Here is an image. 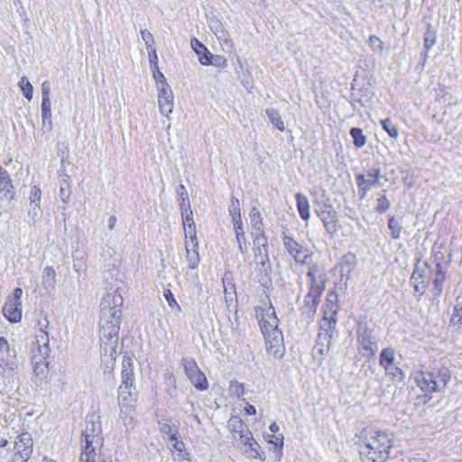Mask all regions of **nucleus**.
Instances as JSON below:
<instances>
[{
	"instance_id": "64",
	"label": "nucleus",
	"mask_w": 462,
	"mask_h": 462,
	"mask_svg": "<svg viewBox=\"0 0 462 462\" xmlns=\"http://www.w3.org/2000/svg\"><path fill=\"white\" fill-rule=\"evenodd\" d=\"M457 303H458V308H457V310H462V300H459Z\"/></svg>"
},
{
	"instance_id": "32",
	"label": "nucleus",
	"mask_w": 462,
	"mask_h": 462,
	"mask_svg": "<svg viewBox=\"0 0 462 462\" xmlns=\"http://www.w3.org/2000/svg\"><path fill=\"white\" fill-rule=\"evenodd\" d=\"M181 365H182L184 372H185L186 375L188 376V378L200 370L198 367L195 360L192 358H183L181 360Z\"/></svg>"
},
{
	"instance_id": "51",
	"label": "nucleus",
	"mask_w": 462,
	"mask_h": 462,
	"mask_svg": "<svg viewBox=\"0 0 462 462\" xmlns=\"http://www.w3.org/2000/svg\"><path fill=\"white\" fill-rule=\"evenodd\" d=\"M368 42H369V44H370V46H371L372 48H375V47H376V48H377L378 50H380V51H381V50H383V42L380 40V38H379V37H377V36H375V35H371V36L369 37Z\"/></svg>"
},
{
	"instance_id": "47",
	"label": "nucleus",
	"mask_w": 462,
	"mask_h": 462,
	"mask_svg": "<svg viewBox=\"0 0 462 462\" xmlns=\"http://www.w3.org/2000/svg\"><path fill=\"white\" fill-rule=\"evenodd\" d=\"M161 430L170 439H175V436H177V429H175L168 424H164L162 427Z\"/></svg>"
},
{
	"instance_id": "34",
	"label": "nucleus",
	"mask_w": 462,
	"mask_h": 462,
	"mask_svg": "<svg viewBox=\"0 0 462 462\" xmlns=\"http://www.w3.org/2000/svg\"><path fill=\"white\" fill-rule=\"evenodd\" d=\"M229 393L236 398H241L245 393L244 384L237 380H231L228 386Z\"/></svg>"
},
{
	"instance_id": "13",
	"label": "nucleus",
	"mask_w": 462,
	"mask_h": 462,
	"mask_svg": "<svg viewBox=\"0 0 462 462\" xmlns=\"http://www.w3.org/2000/svg\"><path fill=\"white\" fill-rule=\"evenodd\" d=\"M283 245L287 253L293 257L296 263L303 264L308 262V258L310 256L308 254V249L291 236H284Z\"/></svg>"
},
{
	"instance_id": "26",
	"label": "nucleus",
	"mask_w": 462,
	"mask_h": 462,
	"mask_svg": "<svg viewBox=\"0 0 462 462\" xmlns=\"http://www.w3.org/2000/svg\"><path fill=\"white\" fill-rule=\"evenodd\" d=\"M382 367L395 365V351L392 347H385L382 350L379 359Z\"/></svg>"
},
{
	"instance_id": "33",
	"label": "nucleus",
	"mask_w": 462,
	"mask_h": 462,
	"mask_svg": "<svg viewBox=\"0 0 462 462\" xmlns=\"http://www.w3.org/2000/svg\"><path fill=\"white\" fill-rule=\"evenodd\" d=\"M266 114L271 121V123L280 131L284 130L283 121L276 109H267Z\"/></svg>"
},
{
	"instance_id": "24",
	"label": "nucleus",
	"mask_w": 462,
	"mask_h": 462,
	"mask_svg": "<svg viewBox=\"0 0 462 462\" xmlns=\"http://www.w3.org/2000/svg\"><path fill=\"white\" fill-rule=\"evenodd\" d=\"M295 199L297 203V209L300 217L303 220L308 221L310 217V207L308 198L301 193H297L295 195Z\"/></svg>"
},
{
	"instance_id": "57",
	"label": "nucleus",
	"mask_w": 462,
	"mask_h": 462,
	"mask_svg": "<svg viewBox=\"0 0 462 462\" xmlns=\"http://www.w3.org/2000/svg\"><path fill=\"white\" fill-rule=\"evenodd\" d=\"M282 439H283V438L282 436L272 435L270 437L269 441L271 443H273L276 446H278V445L282 446Z\"/></svg>"
},
{
	"instance_id": "10",
	"label": "nucleus",
	"mask_w": 462,
	"mask_h": 462,
	"mask_svg": "<svg viewBox=\"0 0 462 462\" xmlns=\"http://www.w3.org/2000/svg\"><path fill=\"white\" fill-rule=\"evenodd\" d=\"M336 311H333V315H331L329 318L324 317L320 321V330L318 335V343L321 344L322 346H326V349L320 348L319 352L321 354L328 352L337 326V319L334 317Z\"/></svg>"
},
{
	"instance_id": "36",
	"label": "nucleus",
	"mask_w": 462,
	"mask_h": 462,
	"mask_svg": "<svg viewBox=\"0 0 462 462\" xmlns=\"http://www.w3.org/2000/svg\"><path fill=\"white\" fill-rule=\"evenodd\" d=\"M234 228L236 233V237L238 242V248L241 251L242 254L245 253V250H244L241 243V239L245 237V232L243 228V223L242 220L234 221Z\"/></svg>"
},
{
	"instance_id": "31",
	"label": "nucleus",
	"mask_w": 462,
	"mask_h": 462,
	"mask_svg": "<svg viewBox=\"0 0 462 462\" xmlns=\"http://www.w3.org/2000/svg\"><path fill=\"white\" fill-rule=\"evenodd\" d=\"M383 369L385 374L392 377V380L395 382H402L404 380L405 374L403 371L396 365L385 366Z\"/></svg>"
},
{
	"instance_id": "43",
	"label": "nucleus",
	"mask_w": 462,
	"mask_h": 462,
	"mask_svg": "<svg viewBox=\"0 0 462 462\" xmlns=\"http://www.w3.org/2000/svg\"><path fill=\"white\" fill-rule=\"evenodd\" d=\"M253 439V434L247 430V432H243L238 435L233 436V439L235 442V446L238 448L242 445L241 443H245L247 441H250Z\"/></svg>"
},
{
	"instance_id": "8",
	"label": "nucleus",
	"mask_w": 462,
	"mask_h": 462,
	"mask_svg": "<svg viewBox=\"0 0 462 462\" xmlns=\"http://www.w3.org/2000/svg\"><path fill=\"white\" fill-rule=\"evenodd\" d=\"M22 296L23 290L20 287L15 288L13 294L7 297L2 308L4 317L11 323H18L22 320Z\"/></svg>"
},
{
	"instance_id": "44",
	"label": "nucleus",
	"mask_w": 462,
	"mask_h": 462,
	"mask_svg": "<svg viewBox=\"0 0 462 462\" xmlns=\"http://www.w3.org/2000/svg\"><path fill=\"white\" fill-rule=\"evenodd\" d=\"M163 296H164L166 301L168 302L169 306L172 310H176L177 311H180L181 310L180 306L179 305V303L175 300V298H174V296H173V294H172V292L171 291L170 289L164 290Z\"/></svg>"
},
{
	"instance_id": "29",
	"label": "nucleus",
	"mask_w": 462,
	"mask_h": 462,
	"mask_svg": "<svg viewBox=\"0 0 462 462\" xmlns=\"http://www.w3.org/2000/svg\"><path fill=\"white\" fill-rule=\"evenodd\" d=\"M190 383L200 391L208 389V383L206 375L199 370L190 377H189Z\"/></svg>"
},
{
	"instance_id": "15",
	"label": "nucleus",
	"mask_w": 462,
	"mask_h": 462,
	"mask_svg": "<svg viewBox=\"0 0 462 462\" xmlns=\"http://www.w3.org/2000/svg\"><path fill=\"white\" fill-rule=\"evenodd\" d=\"M190 45L192 49L196 51L197 54H199L200 51L197 49V46L205 51V54L203 56H200L199 58V62L202 65H208L213 64L217 67H226V60L222 56H214L212 53H210L206 46L199 42L197 39H192L190 41Z\"/></svg>"
},
{
	"instance_id": "6",
	"label": "nucleus",
	"mask_w": 462,
	"mask_h": 462,
	"mask_svg": "<svg viewBox=\"0 0 462 462\" xmlns=\"http://www.w3.org/2000/svg\"><path fill=\"white\" fill-rule=\"evenodd\" d=\"M417 386L426 393H431L441 391L448 383V375L440 371L417 372L415 374Z\"/></svg>"
},
{
	"instance_id": "40",
	"label": "nucleus",
	"mask_w": 462,
	"mask_h": 462,
	"mask_svg": "<svg viewBox=\"0 0 462 462\" xmlns=\"http://www.w3.org/2000/svg\"><path fill=\"white\" fill-rule=\"evenodd\" d=\"M19 85H20L21 90L23 91L24 97L28 100H31L32 97V91H33L32 84L28 81V79L25 77H23L20 80Z\"/></svg>"
},
{
	"instance_id": "59",
	"label": "nucleus",
	"mask_w": 462,
	"mask_h": 462,
	"mask_svg": "<svg viewBox=\"0 0 462 462\" xmlns=\"http://www.w3.org/2000/svg\"><path fill=\"white\" fill-rule=\"evenodd\" d=\"M233 293H234L233 287H230V291H228L226 288H225V298H226V301H230V302L233 301Z\"/></svg>"
},
{
	"instance_id": "39",
	"label": "nucleus",
	"mask_w": 462,
	"mask_h": 462,
	"mask_svg": "<svg viewBox=\"0 0 462 462\" xmlns=\"http://www.w3.org/2000/svg\"><path fill=\"white\" fill-rule=\"evenodd\" d=\"M177 192L179 195L180 210L182 209V207H184V208H186L187 206L190 207L188 191H187L185 186L180 184L177 189Z\"/></svg>"
},
{
	"instance_id": "7",
	"label": "nucleus",
	"mask_w": 462,
	"mask_h": 462,
	"mask_svg": "<svg viewBox=\"0 0 462 462\" xmlns=\"http://www.w3.org/2000/svg\"><path fill=\"white\" fill-rule=\"evenodd\" d=\"M105 310V308L103 309ZM103 312V316L100 319V337H101V349L105 352V354L109 353L112 355L116 351V346L111 342L113 337L116 335V328L113 324V321L110 318L114 317L113 309H109Z\"/></svg>"
},
{
	"instance_id": "3",
	"label": "nucleus",
	"mask_w": 462,
	"mask_h": 462,
	"mask_svg": "<svg viewBox=\"0 0 462 462\" xmlns=\"http://www.w3.org/2000/svg\"><path fill=\"white\" fill-rule=\"evenodd\" d=\"M392 448L391 439L382 431L374 432L360 449V455L372 462H383Z\"/></svg>"
},
{
	"instance_id": "61",
	"label": "nucleus",
	"mask_w": 462,
	"mask_h": 462,
	"mask_svg": "<svg viewBox=\"0 0 462 462\" xmlns=\"http://www.w3.org/2000/svg\"><path fill=\"white\" fill-rule=\"evenodd\" d=\"M8 444V440L6 439H0V447L1 448H5L6 447Z\"/></svg>"
},
{
	"instance_id": "30",
	"label": "nucleus",
	"mask_w": 462,
	"mask_h": 462,
	"mask_svg": "<svg viewBox=\"0 0 462 462\" xmlns=\"http://www.w3.org/2000/svg\"><path fill=\"white\" fill-rule=\"evenodd\" d=\"M437 35L435 31L432 29L430 25H429L424 32V48L426 52H428L436 43ZM425 56H427V53H425Z\"/></svg>"
},
{
	"instance_id": "28",
	"label": "nucleus",
	"mask_w": 462,
	"mask_h": 462,
	"mask_svg": "<svg viewBox=\"0 0 462 462\" xmlns=\"http://www.w3.org/2000/svg\"><path fill=\"white\" fill-rule=\"evenodd\" d=\"M228 428L232 432V436L238 435L243 432H247L248 427L237 417L231 418L228 420Z\"/></svg>"
},
{
	"instance_id": "45",
	"label": "nucleus",
	"mask_w": 462,
	"mask_h": 462,
	"mask_svg": "<svg viewBox=\"0 0 462 462\" xmlns=\"http://www.w3.org/2000/svg\"><path fill=\"white\" fill-rule=\"evenodd\" d=\"M42 114L43 118H48L51 116V100L48 97V93H44V97H42Z\"/></svg>"
},
{
	"instance_id": "11",
	"label": "nucleus",
	"mask_w": 462,
	"mask_h": 462,
	"mask_svg": "<svg viewBox=\"0 0 462 462\" xmlns=\"http://www.w3.org/2000/svg\"><path fill=\"white\" fill-rule=\"evenodd\" d=\"M316 214L322 221L326 232L331 236L337 232V214L330 204H323L316 209Z\"/></svg>"
},
{
	"instance_id": "2",
	"label": "nucleus",
	"mask_w": 462,
	"mask_h": 462,
	"mask_svg": "<svg viewBox=\"0 0 462 462\" xmlns=\"http://www.w3.org/2000/svg\"><path fill=\"white\" fill-rule=\"evenodd\" d=\"M103 442L100 422L88 420L80 437L79 462H101Z\"/></svg>"
},
{
	"instance_id": "35",
	"label": "nucleus",
	"mask_w": 462,
	"mask_h": 462,
	"mask_svg": "<svg viewBox=\"0 0 462 462\" xmlns=\"http://www.w3.org/2000/svg\"><path fill=\"white\" fill-rule=\"evenodd\" d=\"M350 134L353 138L354 144L360 148L365 144L366 138L363 134L362 129L354 127L350 130Z\"/></svg>"
},
{
	"instance_id": "41",
	"label": "nucleus",
	"mask_w": 462,
	"mask_h": 462,
	"mask_svg": "<svg viewBox=\"0 0 462 462\" xmlns=\"http://www.w3.org/2000/svg\"><path fill=\"white\" fill-rule=\"evenodd\" d=\"M229 213L232 216L233 222L242 220L240 214V205L237 199H232L229 206Z\"/></svg>"
},
{
	"instance_id": "48",
	"label": "nucleus",
	"mask_w": 462,
	"mask_h": 462,
	"mask_svg": "<svg viewBox=\"0 0 462 462\" xmlns=\"http://www.w3.org/2000/svg\"><path fill=\"white\" fill-rule=\"evenodd\" d=\"M41 189L38 186H33L31 189L30 199L32 203L38 204L41 200Z\"/></svg>"
},
{
	"instance_id": "14",
	"label": "nucleus",
	"mask_w": 462,
	"mask_h": 462,
	"mask_svg": "<svg viewBox=\"0 0 462 462\" xmlns=\"http://www.w3.org/2000/svg\"><path fill=\"white\" fill-rule=\"evenodd\" d=\"M381 174L380 169H370L356 177V184L361 193V198H365L367 192L379 183Z\"/></svg>"
},
{
	"instance_id": "53",
	"label": "nucleus",
	"mask_w": 462,
	"mask_h": 462,
	"mask_svg": "<svg viewBox=\"0 0 462 462\" xmlns=\"http://www.w3.org/2000/svg\"><path fill=\"white\" fill-rule=\"evenodd\" d=\"M445 275L444 273L439 270L437 272L434 279V284L435 287L440 291L442 288V283L444 282Z\"/></svg>"
},
{
	"instance_id": "63",
	"label": "nucleus",
	"mask_w": 462,
	"mask_h": 462,
	"mask_svg": "<svg viewBox=\"0 0 462 462\" xmlns=\"http://www.w3.org/2000/svg\"><path fill=\"white\" fill-rule=\"evenodd\" d=\"M42 462H56V460L52 459V458H50L48 457H44L42 458Z\"/></svg>"
},
{
	"instance_id": "5",
	"label": "nucleus",
	"mask_w": 462,
	"mask_h": 462,
	"mask_svg": "<svg viewBox=\"0 0 462 462\" xmlns=\"http://www.w3.org/2000/svg\"><path fill=\"white\" fill-rule=\"evenodd\" d=\"M133 358L130 356L125 355L122 360L121 377L122 383L119 387V397L122 398L123 404L127 406L134 399V372H133Z\"/></svg>"
},
{
	"instance_id": "22",
	"label": "nucleus",
	"mask_w": 462,
	"mask_h": 462,
	"mask_svg": "<svg viewBox=\"0 0 462 462\" xmlns=\"http://www.w3.org/2000/svg\"><path fill=\"white\" fill-rule=\"evenodd\" d=\"M198 247L199 244L197 239L186 241L187 260L189 262V268L190 269H195L199 263Z\"/></svg>"
},
{
	"instance_id": "20",
	"label": "nucleus",
	"mask_w": 462,
	"mask_h": 462,
	"mask_svg": "<svg viewBox=\"0 0 462 462\" xmlns=\"http://www.w3.org/2000/svg\"><path fill=\"white\" fill-rule=\"evenodd\" d=\"M241 444L238 449L248 458L264 460V454L259 451L260 446L254 438L250 441Z\"/></svg>"
},
{
	"instance_id": "19",
	"label": "nucleus",
	"mask_w": 462,
	"mask_h": 462,
	"mask_svg": "<svg viewBox=\"0 0 462 462\" xmlns=\"http://www.w3.org/2000/svg\"><path fill=\"white\" fill-rule=\"evenodd\" d=\"M180 213L183 221L185 237L196 240V226L195 221L193 219V212L191 210V208L188 206L186 208L182 207Z\"/></svg>"
},
{
	"instance_id": "50",
	"label": "nucleus",
	"mask_w": 462,
	"mask_h": 462,
	"mask_svg": "<svg viewBox=\"0 0 462 462\" xmlns=\"http://www.w3.org/2000/svg\"><path fill=\"white\" fill-rule=\"evenodd\" d=\"M43 278H44L47 282H55V278H56V272H55V270L53 269V267H51V266H48V267L44 268V271H43Z\"/></svg>"
},
{
	"instance_id": "52",
	"label": "nucleus",
	"mask_w": 462,
	"mask_h": 462,
	"mask_svg": "<svg viewBox=\"0 0 462 462\" xmlns=\"http://www.w3.org/2000/svg\"><path fill=\"white\" fill-rule=\"evenodd\" d=\"M458 303L454 308V313L452 315V321L455 324L461 325L462 326V310H457Z\"/></svg>"
},
{
	"instance_id": "38",
	"label": "nucleus",
	"mask_w": 462,
	"mask_h": 462,
	"mask_svg": "<svg viewBox=\"0 0 462 462\" xmlns=\"http://www.w3.org/2000/svg\"><path fill=\"white\" fill-rule=\"evenodd\" d=\"M411 281L414 284L415 291L422 292L426 288V282L422 279V274L418 271L413 272Z\"/></svg>"
},
{
	"instance_id": "60",
	"label": "nucleus",
	"mask_w": 462,
	"mask_h": 462,
	"mask_svg": "<svg viewBox=\"0 0 462 462\" xmlns=\"http://www.w3.org/2000/svg\"><path fill=\"white\" fill-rule=\"evenodd\" d=\"M269 430H270L272 432L275 433V432H277V431L279 430V426L277 425V423L273 422V423L270 425Z\"/></svg>"
},
{
	"instance_id": "58",
	"label": "nucleus",
	"mask_w": 462,
	"mask_h": 462,
	"mask_svg": "<svg viewBox=\"0 0 462 462\" xmlns=\"http://www.w3.org/2000/svg\"><path fill=\"white\" fill-rule=\"evenodd\" d=\"M245 411L248 415H254L256 413V409L254 405L246 402V406L245 407Z\"/></svg>"
},
{
	"instance_id": "42",
	"label": "nucleus",
	"mask_w": 462,
	"mask_h": 462,
	"mask_svg": "<svg viewBox=\"0 0 462 462\" xmlns=\"http://www.w3.org/2000/svg\"><path fill=\"white\" fill-rule=\"evenodd\" d=\"M388 227L391 230V236L393 239L400 238L402 226L394 217H391L388 221Z\"/></svg>"
},
{
	"instance_id": "21",
	"label": "nucleus",
	"mask_w": 462,
	"mask_h": 462,
	"mask_svg": "<svg viewBox=\"0 0 462 462\" xmlns=\"http://www.w3.org/2000/svg\"><path fill=\"white\" fill-rule=\"evenodd\" d=\"M209 28L216 35L221 45L224 43L226 44L230 42L228 32L225 29L224 25L218 19L211 18L209 21Z\"/></svg>"
},
{
	"instance_id": "4",
	"label": "nucleus",
	"mask_w": 462,
	"mask_h": 462,
	"mask_svg": "<svg viewBox=\"0 0 462 462\" xmlns=\"http://www.w3.org/2000/svg\"><path fill=\"white\" fill-rule=\"evenodd\" d=\"M325 271L317 263H312L307 273L309 292L304 299V303L310 311L315 312L320 301V297L325 290Z\"/></svg>"
},
{
	"instance_id": "62",
	"label": "nucleus",
	"mask_w": 462,
	"mask_h": 462,
	"mask_svg": "<svg viewBox=\"0 0 462 462\" xmlns=\"http://www.w3.org/2000/svg\"><path fill=\"white\" fill-rule=\"evenodd\" d=\"M47 92L48 94L50 93V89L48 87H46V83L44 82L42 84V97H44V93Z\"/></svg>"
},
{
	"instance_id": "54",
	"label": "nucleus",
	"mask_w": 462,
	"mask_h": 462,
	"mask_svg": "<svg viewBox=\"0 0 462 462\" xmlns=\"http://www.w3.org/2000/svg\"><path fill=\"white\" fill-rule=\"evenodd\" d=\"M157 69V72L154 74V79H156L157 81V86H158V90L163 86V85H168L166 83V79L164 77V75L158 69Z\"/></svg>"
},
{
	"instance_id": "12",
	"label": "nucleus",
	"mask_w": 462,
	"mask_h": 462,
	"mask_svg": "<svg viewBox=\"0 0 462 462\" xmlns=\"http://www.w3.org/2000/svg\"><path fill=\"white\" fill-rule=\"evenodd\" d=\"M256 248L254 249V262L256 269L267 273L270 268V260L268 256L267 239L265 236H256L254 239Z\"/></svg>"
},
{
	"instance_id": "55",
	"label": "nucleus",
	"mask_w": 462,
	"mask_h": 462,
	"mask_svg": "<svg viewBox=\"0 0 462 462\" xmlns=\"http://www.w3.org/2000/svg\"><path fill=\"white\" fill-rule=\"evenodd\" d=\"M147 50L150 61L154 64L155 69H158L156 50L154 49V47H151Z\"/></svg>"
},
{
	"instance_id": "27",
	"label": "nucleus",
	"mask_w": 462,
	"mask_h": 462,
	"mask_svg": "<svg viewBox=\"0 0 462 462\" xmlns=\"http://www.w3.org/2000/svg\"><path fill=\"white\" fill-rule=\"evenodd\" d=\"M11 346L6 337H0V365H7Z\"/></svg>"
},
{
	"instance_id": "18",
	"label": "nucleus",
	"mask_w": 462,
	"mask_h": 462,
	"mask_svg": "<svg viewBox=\"0 0 462 462\" xmlns=\"http://www.w3.org/2000/svg\"><path fill=\"white\" fill-rule=\"evenodd\" d=\"M158 104L162 115L168 116L173 108V94L169 85H163L158 90Z\"/></svg>"
},
{
	"instance_id": "25",
	"label": "nucleus",
	"mask_w": 462,
	"mask_h": 462,
	"mask_svg": "<svg viewBox=\"0 0 462 462\" xmlns=\"http://www.w3.org/2000/svg\"><path fill=\"white\" fill-rule=\"evenodd\" d=\"M250 219L253 229L252 234L253 236H254V239L256 238V236H264L263 231L261 213L255 207L251 209Z\"/></svg>"
},
{
	"instance_id": "9",
	"label": "nucleus",
	"mask_w": 462,
	"mask_h": 462,
	"mask_svg": "<svg viewBox=\"0 0 462 462\" xmlns=\"http://www.w3.org/2000/svg\"><path fill=\"white\" fill-rule=\"evenodd\" d=\"M33 440L30 433L18 435L14 448L12 462H27L32 453Z\"/></svg>"
},
{
	"instance_id": "16",
	"label": "nucleus",
	"mask_w": 462,
	"mask_h": 462,
	"mask_svg": "<svg viewBox=\"0 0 462 462\" xmlns=\"http://www.w3.org/2000/svg\"><path fill=\"white\" fill-rule=\"evenodd\" d=\"M357 342L360 346L361 354L364 356H374L378 349L374 338L367 329H363L357 332Z\"/></svg>"
},
{
	"instance_id": "17",
	"label": "nucleus",
	"mask_w": 462,
	"mask_h": 462,
	"mask_svg": "<svg viewBox=\"0 0 462 462\" xmlns=\"http://www.w3.org/2000/svg\"><path fill=\"white\" fill-rule=\"evenodd\" d=\"M15 190L8 171L0 165V200H12Z\"/></svg>"
},
{
	"instance_id": "23",
	"label": "nucleus",
	"mask_w": 462,
	"mask_h": 462,
	"mask_svg": "<svg viewBox=\"0 0 462 462\" xmlns=\"http://www.w3.org/2000/svg\"><path fill=\"white\" fill-rule=\"evenodd\" d=\"M356 264V256L353 253L344 254L339 263L342 275H346L348 279L350 274L354 272Z\"/></svg>"
},
{
	"instance_id": "46",
	"label": "nucleus",
	"mask_w": 462,
	"mask_h": 462,
	"mask_svg": "<svg viewBox=\"0 0 462 462\" xmlns=\"http://www.w3.org/2000/svg\"><path fill=\"white\" fill-rule=\"evenodd\" d=\"M141 36L143 41L144 42L146 48L150 49L151 47H153V36L152 34L147 31V30H142L141 31Z\"/></svg>"
},
{
	"instance_id": "37",
	"label": "nucleus",
	"mask_w": 462,
	"mask_h": 462,
	"mask_svg": "<svg viewBox=\"0 0 462 462\" xmlns=\"http://www.w3.org/2000/svg\"><path fill=\"white\" fill-rule=\"evenodd\" d=\"M383 129L389 134L390 137L396 139L399 132L395 125L390 119H384L381 121Z\"/></svg>"
},
{
	"instance_id": "49",
	"label": "nucleus",
	"mask_w": 462,
	"mask_h": 462,
	"mask_svg": "<svg viewBox=\"0 0 462 462\" xmlns=\"http://www.w3.org/2000/svg\"><path fill=\"white\" fill-rule=\"evenodd\" d=\"M390 208V202L386 199V197L382 196L377 199V206L376 208L380 212H384Z\"/></svg>"
},
{
	"instance_id": "1",
	"label": "nucleus",
	"mask_w": 462,
	"mask_h": 462,
	"mask_svg": "<svg viewBox=\"0 0 462 462\" xmlns=\"http://www.w3.org/2000/svg\"><path fill=\"white\" fill-rule=\"evenodd\" d=\"M256 318L265 342L266 353L274 358H281L285 351L283 336L278 328L279 319L273 306L255 309Z\"/></svg>"
},
{
	"instance_id": "56",
	"label": "nucleus",
	"mask_w": 462,
	"mask_h": 462,
	"mask_svg": "<svg viewBox=\"0 0 462 462\" xmlns=\"http://www.w3.org/2000/svg\"><path fill=\"white\" fill-rule=\"evenodd\" d=\"M170 440H171V443L172 447L177 451H181L182 450L184 445H183L182 441L178 440L177 436H175V439H170Z\"/></svg>"
}]
</instances>
